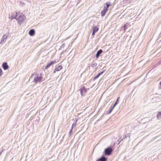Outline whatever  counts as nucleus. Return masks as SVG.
<instances>
[{"label": "nucleus", "instance_id": "19", "mask_svg": "<svg viewBox=\"0 0 161 161\" xmlns=\"http://www.w3.org/2000/svg\"><path fill=\"white\" fill-rule=\"evenodd\" d=\"M111 3L109 2L106 3V7L105 6V8L108 9V7L110 5Z\"/></svg>", "mask_w": 161, "mask_h": 161}, {"label": "nucleus", "instance_id": "5", "mask_svg": "<svg viewBox=\"0 0 161 161\" xmlns=\"http://www.w3.org/2000/svg\"><path fill=\"white\" fill-rule=\"evenodd\" d=\"M108 10V9L105 8V6H104L103 8V10L101 12V15L102 17L104 16L105 15V14L107 12Z\"/></svg>", "mask_w": 161, "mask_h": 161}, {"label": "nucleus", "instance_id": "12", "mask_svg": "<svg viewBox=\"0 0 161 161\" xmlns=\"http://www.w3.org/2000/svg\"><path fill=\"white\" fill-rule=\"evenodd\" d=\"M35 33V30L34 29H32L30 30L29 31V34L30 36H33Z\"/></svg>", "mask_w": 161, "mask_h": 161}, {"label": "nucleus", "instance_id": "30", "mask_svg": "<svg viewBox=\"0 0 161 161\" xmlns=\"http://www.w3.org/2000/svg\"><path fill=\"white\" fill-rule=\"evenodd\" d=\"M160 85L161 86V81L160 82Z\"/></svg>", "mask_w": 161, "mask_h": 161}, {"label": "nucleus", "instance_id": "7", "mask_svg": "<svg viewBox=\"0 0 161 161\" xmlns=\"http://www.w3.org/2000/svg\"><path fill=\"white\" fill-rule=\"evenodd\" d=\"M17 13L16 12H14L11 14V19H16L17 16Z\"/></svg>", "mask_w": 161, "mask_h": 161}, {"label": "nucleus", "instance_id": "20", "mask_svg": "<svg viewBox=\"0 0 161 161\" xmlns=\"http://www.w3.org/2000/svg\"><path fill=\"white\" fill-rule=\"evenodd\" d=\"M113 108H113V107H110V110L108 112L107 114H110L111 113V112H112V111Z\"/></svg>", "mask_w": 161, "mask_h": 161}, {"label": "nucleus", "instance_id": "22", "mask_svg": "<svg viewBox=\"0 0 161 161\" xmlns=\"http://www.w3.org/2000/svg\"><path fill=\"white\" fill-rule=\"evenodd\" d=\"M77 120H76V121H75V123H74L72 124V127H71V129H72H72H73V128L74 126H75V124H76V122H77Z\"/></svg>", "mask_w": 161, "mask_h": 161}, {"label": "nucleus", "instance_id": "14", "mask_svg": "<svg viewBox=\"0 0 161 161\" xmlns=\"http://www.w3.org/2000/svg\"><path fill=\"white\" fill-rule=\"evenodd\" d=\"M62 68V66L61 65H59L55 68V70L57 71H58L60 70Z\"/></svg>", "mask_w": 161, "mask_h": 161}, {"label": "nucleus", "instance_id": "28", "mask_svg": "<svg viewBox=\"0 0 161 161\" xmlns=\"http://www.w3.org/2000/svg\"><path fill=\"white\" fill-rule=\"evenodd\" d=\"M3 150L0 152V156L2 154V152H3Z\"/></svg>", "mask_w": 161, "mask_h": 161}, {"label": "nucleus", "instance_id": "25", "mask_svg": "<svg viewBox=\"0 0 161 161\" xmlns=\"http://www.w3.org/2000/svg\"><path fill=\"white\" fill-rule=\"evenodd\" d=\"M128 137L129 138L130 137V136L129 134H128L127 135V137Z\"/></svg>", "mask_w": 161, "mask_h": 161}, {"label": "nucleus", "instance_id": "18", "mask_svg": "<svg viewBox=\"0 0 161 161\" xmlns=\"http://www.w3.org/2000/svg\"><path fill=\"white\" fill-rule=\"evenodd\" d=\"M98 28L97 27H93V32H95V33L97 31H98Z\"/></svg>", "mask_w": 161, "mask_h": 161}, {"label": "nucleus", "instance_id": "23", "mask_svg": "<svg viewBox=\"0 0 161 161\" xmlns=\"http://www.w3.org/2000/svg\"><path fill=\"white\" fill-rule=\"evenodd\" d=\"M127 26H126V25H124V30H125L126 29H127Z\"/></svg>", "mask_w": 161, "mask_h": 161}, {"label": "nucleus", "instance_id": "9", "mask_svg": "<svg viewBox=\"0 0 161 161\" xmlns=\"http://www.w3.org/2000/svg\"><path fill=\"white\" fill-rule=\"evenodd\" d=\"M103 52V51L101 49L99 50L97 52L96 54V56L97 58H98L100 55Z\"/></svg>", "mask_w": 161, "mask_h": 161}, {"label": "nucleus", "instance_id": "21", "mask_svg": "<svg viewBox=\"0 0 161 161\" xmlns=\"http://www.w3.org/2000/svg\"><path fill=\"white\" fill-rule=\"evenodd\" d=\"M119 97L118 98H117V100H116V102H115V103H114V105H113V106L112 107H113V108H114V107H115V105L117 104V101L118 100V99L119 98Z\"/></svg>", "mask_w": 161, "mask_h": 161}, {"label": "nucleus", "instance_id": "13", "mask_svg": "<svg viewBox=\"0 0 161 161\" xmlns=\"http://www.w3.org/2000/svg\"><path fill=\"white\" fill-rule=\"evenodd\" d=\"M104 72V71H103L99 73H98L96 76H95L94 78V80H96V79L98 78V77L101 75Z\"/></svg>", "mask_w": 161, "mask_h": 161}, {"label": "nucleus", "instance_id": "3", "mask_svg": "<svg viewBox=\"0 0 161 161\" xmlns=\"http://www.w3.org/2000/svg\"><path fill=\"white\" fill-rule=\"evenodd\" d=\"M112 151L113 150L112 148L110 147H108L105 150V155H109L111 154Z\"/></svg>", "mask_w": 161, "mask_h": 161}, {"label": "nucleus", "instance_id": "29", "mask_svg": "<svg viewBox=\"0 0 161 161\" xmlns=\"http://www.w3.org/2000/svg\"><path fill=\"white\" fill-rule=\"evenodd\" d=\"M56 70H55H55H54V71H53V73H55V72H56Z\"/></svg>", "mask_w": 161, "mask_h": 161}, {"label": "nucleus", "instance_id": "24", "mask_svg": "<svg viewBox=\"0 0 161 161\" xmlns=\"http://www.w3.org/2000/svg\"><path fill=\"white\" fill-rule=\"evenodd\" d=\"M2 69L0 68V76L2 75Z\"/></svg>", "mask_w": 161, "mask_h": 161}, {"label": "nucleus", "instance_id": "11", "mask_svg": "<svg viewBox=\"0 0 161 161\" xmlns=\"http://www.w3.org/2000/svg\"><path fill=\"white\" fill-rule=\"evenodd\" d=\"M107 160V158L103 156L101 158L97 160V161H106Z\"/></svg>", "mask_w": 161, "mask_h": 161}, {"label": "nucleus", "instance_id": "26", "mask_svg": "<svg viewBox=\"0 0 161 161\" xmlns=\"http://www.w3.org/2000/svg\"><path fill=\"white\" fill-rule=\"evenodd\" d=\"M72 129H71L70 130V131H69V134H70V133H71V132H72Z\"/></svg>", "mask_w": 161, "mask_h": 161}, {"label": "nucleus", "instance_id": "8", "mask_svg": "<svg viewBox=\"0 0 161 161\" xmlns=\"http://www.w3.org/2000/svg\"><path fill=\"white\" fill-rule=\"evenodd\" d=\"M2 67L4 70H6L8 68V66L6 62H4L2 64Z\"/></svg>", "mask_w": 161, "mask_h": 161}, {"label": "nucleus", "instance_id": "2", "mask_svg": "<svg viewBox=\"0 0 161 161\" xmlns=\"http://www.w3.org/2000/svg\"><path fill=\"white\" fill-rule=\"evenodd\" d=\"M89 88H86L84 86L81 88L79 90L80 91L81 95L83 96L85 95L86 92L88 90Z\"/></svg>", "mask_w": 161, "mask_h": 161}, {"label": "nucleus", "instance_id": "17", "mask_svg": "<svg viewBox=\"0 0 161 161\" xmlns=\"http://www.w3.org/2000/svg\"><path fill=\"white\" fill-rule=\"evenodd\" d=\"M97 66V64L95 62L93 61L91 64V66L92 67H94Z\"/></svg>", "mask_w": 161, "mask_h": 161}, {"label": "nucleus", "instance_id": "1", "mask_svg": "<svg viewBox=\"0 0 161 161\" xmlns=\"http://www.w3.org/2000/svg\"><path fill=\"white\" fill-rule=\"evenodd\" d=\"M31 78L33 79V81L35 83L41 82L42 79V77L37 74H32Z\"/></svg>", "mask_w": 161, "mask_h": 161}, {"label": "nucleus", "instance_id": "4", "mask_svg": "<svg viewBox=\"0 0 161 161\" xmlns=\"http://www.w3.org/2000/svg\"><path fill=\"white\" fill-rule=\"evenodd\" d=\"M25 18V17L24 15H20L17 18L16 20H18L19 23L21 24Z\"/></svg>", "mask_w": 161, "mask_h": 161}, {"label": "nucleus", "instance_id": "10", "mask_svg": "<svg viewBox=\"0 0 161 161\" xmlns=\"http://www.w3.org/2000/svg\"><path fill=\"white\" fill-rule=\"evenodd\" d=\"M7 38V36L5 35H3L1 38V41L0 42V44L3 43L5 40Z\"/></svg>", "mask_w": 161, "mask_h": 161}, {"label": "nucleus", "instance_id": "6", "mask_svg": "<svg viewBox=\"0 0 161 161\" xmlns=\"http://www.w3.org/2000/svg\"><path fill=\"white\" fill-rule=\"evenodd\" d=\"M56 63V61H53L50 63L48 64L45 67V69H47L51 65H53Z\"/></svg>", "mask_w": 161, "mask_h": 161}, {"label": "nucleus", "instance_id": "27", "mask_svg": "<svg viewBox=\"0 0 161 161\" xmlns=\"http://www.w3.org/2000/svg\"><path fill=\"white\" fill-rule=\"evenodd\" d=\"M95 32H93V31L92 35H94V34H95Z\"/></svg>", "mask_w": 161, "mask_h": 161}, {"label": "nucleus", "instance_id": "15", "mask_svg": "<svg viewBox=\"0 0 161 161\" xmlns=\"http://www.w3.org/2000/svg\"><path fill=\"white\" fill-rule=\"evenodd\" d=\"M126 137H127V135H124L123 137L122 138H120V139H119L118 140V141H119V144Z\"/></svg>", "mask_w": 161, "mask_h": 161}, {"label": "nucleus", "instance_id": "16", "mask_svg": "<svg viewBox=\"0 0 161 161\" xmlns=\"http://www.w3.org/2000/svg\"><path fill=\"white\" fill-rule=\"evenodd\" d=\"M157 117L158 119H161V111L158 112V113Z\"/></svg>", "mask_w": 161, "mask_h": 161}]
</instances>
